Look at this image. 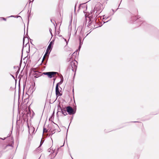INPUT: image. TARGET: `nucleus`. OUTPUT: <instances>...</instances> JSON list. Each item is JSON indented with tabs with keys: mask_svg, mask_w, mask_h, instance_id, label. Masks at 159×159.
<instances>
[{
	"mask_svg": "<svg viewBox=\"0 0 159 159\" xmlns=\"http://www.w3.org/2000/svg\"><path fill=\"white\" fill-rule=\"evenodd\" d=\"M77 62L75 60L71 61L70 63V66L71 67L72 70L73 71H75L77 67Z\"/></svg>",
	"mask_w": 159,
	"mask_h": 159,
	"instance_id": "obj_1",
	"label": "nucleus"
},
{
	"mask_svg": "<svg viewBox=\"0 0 159 159\" xmlns=\"http://www.w3.org/2000/svg\"><path fill=\"white\" fill-rule=\"evenodd\" d=\"M57 72H49L43 73V74L47 75L49 78H51L52 77H54V75L56 74Z\"/></svg>",
	"mask_w": 159,
	"mask_h": 159,
	"instance_id": "obj_3",
	"label": "nucleus"
},
{
	"mask_svg": "<svg viewBox=\"0 0 159 159\" xmlns=\"http://www.w3.org/2000/svg\"><path fill=\"white\" fill-rule=\"evenodd\" d=\"M71 58H70L68 59H67L68 61H71Z\"/></svg>",
	"mask_w": 159,
	"mask_h": 159,
	"instance_id": "obj_15",
	"label": "nucleus"
},
{
	"mask_svg": "<svg viewBox=\"0 0 159 159\" xmlns=\"http://www.w3.org/2000/svg\"><path fill=\"white\" fill-rule=\"evenodd\" d=\"M72 21V18L71 19L70 22V24L68 26V28L69 30H71V28H72V26H71V23Z\"/></svg>",
	"mask_w": 159,
	"mask_h": 159,
	"instance_id": "obj_10",
	"label": "nucleus"
},
{
	"mask_svg": "<svg viewBox=\"0 0 159 159\" xmlns=\"http://www.w3.org/2000/svg\"><path fill=\"white\" fill-rule=\"evenodd\" d=\"M51 43H52V42H51L50 44H49V45H48V48L46 49V52H45V53L46 54H48V51L49 50H50V49L51 48Z\"/></svg>",
	"mask_w": 159,
	"mask_h": 159,
	"instance_id": "obj_7",
	"label": "nucleus"
},
{
	"mask_svg": "<svg viewBox=\"0 0 159 159\" xmlns=\"http://www.w3.org/2000/svg\"><path fill=\"white\" fill-rule=\"evenodd\" d=\"M62 83V82H60L59 83H57L56 84V94L57 96L58 97L61 96L62 94L60 93L59 89V85L61 84Z\"/></svg>",
	"mask_w": 159,
	"mask_h": 159,
	"instance_id": "obj_2",
	"label": "nucleus"
},
{
	"mask_svg": "<svg viewBox=\"0 0 159 159\" xmlns=\"http://www.w3.org/2000/svg\"><path fill=\"white\" fill-rule=\"evenodd\" d=\"M63 80V79H62V80L61 79L60 82H62V83Z\"/></svg>",
	"mask_w": 159,
	"mask_h": 159,
	"instance_id": "obj_21",
	"label": "nucleus"
},
{
	"mask_svg": "<svg viewBox=\"0 0 159 159\" xmlns=\"http://www.w3.org/2000/svg\"><path fill=\"white\" fill-rule=\"evenodd\" d=\"M91 22H90V23H89V25H88L89 26V25H90V24H91Z\"/></svg>",
	"mask_w": 159,
	"mask_h": 159,
	"instance_id": "obj_25",
	"label": "nucleus"
},
{
	"mask_svg": "<svg viewBox=\"0 0 159 159\" xmlns=\"http://www.w3.org/2000/svg\"><path fill=\"white\" fill-rule=\"evenodd\" d=\"M58 112H61L63 114L64 116H66V115H67V113L65 108H62L60 106H59V107L58 106Z\"/></svg>",
	"mask_w": 159,
	"mask_h": 159,
	"instance_id": "obj_6",
	"label": "nucleus"
},
{
	"mask_svg": "<svg viewBox=\"0 0 159 159\" xmlns=\"http://www.w3.org/2000/svg\"><path fill=\"white\" fill-rule=\"evenodd\" d=\"M85 7H86V8H87V6L86 5H84Z\"/></svg>",
	"mask_w": 159,
	"mask_h": 159,
	"instance_id": "obj_22",
	"label": "nucleus"
},
{
	"mask_svg": "<svg viewBox=\"0 0 159 159\" xmlns=\"http://www.w3.org/2000/svg\"><path fill=\"white\" fill-rule=\"evenodd\" d=\"M80 45H81V43H80V45L79 46V49H80V48H81V46H80Z\"/></svg>",
	"mask_w": 159,
	"mask_h": 159,
	"instance_id": "obj_19",
	"label": "nucleus"
},
{
	"mask_svg": "<svg viewBox=\"0 0 159 159\" xmlns=\"http://www.w3.org/2000/svg\"><path fill=\"white\" fill-rule=\"evenodd\" d=\"M51 30H51V29H49V30H50V33H51V34H52V33H51Z\"/></svg>",
	"mask_w": 159,
	"mask_h": 159,
	"instance_id": "obj_20",
	"label": "nucleus"
},
{
	"mask_svg": "<svg viewBox=\"0 0 159 159\" xmlns=\"http://www.w3.org/2000/svg\"><path fill=\"white\" fill-rule=\"evenodd\" d=\"M35 75H34V77L35 78H38L39 76H38V75H37L36 74H35Z\"/></svg>",
	"mask_w": 159,
	"mask_h": 159,
	"instance_id": "obj_12",
	"label": "nucleus"
},
{
	"mask_svg": "<svg viewBox=\"0 0 159 159\" xmlns=\"http://www.w3.org/2000/svg\"><path fill=\"white\" fill-rule=\"evenodd\" d=\"M48 57V54H46V53H45L43 57L42 60V63H43L46 58H47Z\"/></svg>",
	"mask_w": 159,
	"mask_h": 159,
	"instance_id": "obj_9",
	"label": "nucleus"
},
{
	"mask_svg": "<svg viewBox=\"0 0 159 159\" xmlns=\"http://www.w3.org/2000/svg\"><path fill=\"white\" fill-rule=\"evenodd\" d=\"M2 18L5 20H6V19L4 18Z\"/></svg>",
	"mask_w": 159,
	"mask_h": 159,
	"instance_id": "obj_16",
	"label": "nucleus"
},
{
	"mask_svg": "<svg viewBox=\"0 0 159 159\" xmlns=\"http://www.w3.org/2000/svg\"><path fill=\"white\" fill-rule=\"evenodd\" d=\"M101 6V5L100 3H99V4H97L95 7L94 8V10H96L97 11H100V10L99 9V8H98L97 7H100Z\"/></svg>",
	"mask_w": 159,
	"mask_h": 159,
	"instance_id": "obj_8",
	"label": "nucleus"
},
{
	"mask_svg": "<svg viewBox=\"0 0 159 159\" xmlns=\"http://www.w3.org/2000/svg\"><path fill=\"white\" fill-rule=\"evenodd\" d=\"M48 57H47V58H46L45 60H44L45 61V62H46V63L47 62V61H48Z\"/></svg>",
	"mask_w": 159,
	"mask_h": 159,
	"instance_id": "obj_13",
	"label": "nucleus"
},
{
	"mask_svg": "<svg viewBox=\"0 0 159 159\" xmlns=\"http://www.w3.org/2000/svg\"><path fill=\"white\" fill-rule=\"evenodd\" d=\"M46 63H46V62H44L43 64H44V65H46Z\"/></svg>",
	"mask_w": 159,
	"mask_h": 159,
	"instance_id": "obj_17",
	"label": "nucleus"
},
{
	"mask_svg": "<svg viewBox=\"0 0 159 159\" xmlns=\"http://www.w3.org/2000/svg\"><path fill=\"white\" fill-rule=\"evenodd\" d=\"M31 128H32V129H34V127H31Z\"/></svg>",
	"mask_w": 159,
	"mask_h": 159,
	"instance_id": "obj_24",
	"label": "nucleus"
},
{
	"mask_svg": "<svg viewBox=\"0 0 159 159\" xmlns=\"http://www.w3.org/2000/svg\"><path fill=\"white\" fill-rule=\"evenodd\" d=\"M108 21H106V22H107Z\"/></svg>",
	"mask_w": 159,
	"mask_h": 159,
	"instance_id": "obj_28",
	"label": "nucleus"
},
{
	"mask_svg": "<svg viewBox=\"0 0 159 159\" xmlns=\"http://www.w3.org/2000/svg\"><path fill=\"white\" fill-rule=\"evenodd\" d=\"M47 132V130L45 128H44L43 129V132Z\"/></svg>",
	"mask_w": 159,
	"mask_h": 159,
	"instance_id": "obj_11",
	"label": "nucleus"
},
{
	"mask_svg": "<svg viewBox=\"0 0 159 159\" xmlns=\"http://www.w3.org/2000/svg\"><path fill=\"white\" fill-rule=\"evenodd\" d=\"M80 31V34L79 35V39L80 41L81 38L82 37L84 33V28H82V26H80L78 27L77 31Z\"/></svg>",
	"mask_w": 159,
	"mask_h": 159,
	"instance_id": "obj_4",
	"label": "nucleus"
},
{
	"mask_svg": "<svg viewBox=\"0 0 159 159\" xmlns=\"http://www.w3.org/2000/svg\"><path fill=\"white\" fill-rule=\"evenodd\" d=\"M66 111L69 115H72L74 114L75 112L74 111L73 109L70 106H68L66 108Z\"/></svg>",
	"mask_w": 159,
	"mask_h": 159,
	"instance_id": "obj_5",
	"label": "nucleus"
},
{
	"mask_svg": "<svg viewBox=\"0 0 159 159\" xmlns=\"http://www.w3.org/2000/svg\"><path fill=\"white\" fill-rule=\"evenodd\" d=\"M10 17H13V16H11Z\"/></svg>",
	"mask_w": 159,
	"mask_h": 159,
	"instance_id": "obj_27",
	"label": "nucleus"
},
{
	"mask_svg": "<svg viewBox=\"0 0 159 159\" xmlns=\"http://www.w3.org/2000/svg\"><path fill=\"white\" fill-rule=\"evenodd\" d=\"M64 39L65 40V41L66 42V43H67V41H66V39Z\"/></svg>",
	"mask_w": 159,
	"mask_h": 159,
	"instance_id": "obj_23",
	"label": "nucleus"
},
{
	"mask_svg": "<svg viewBox=\"0 0 159 159\" xmlns=\"http://www.w3.org/2000/svg\"><path fill=\"white\" fill-rule=\"evenodd\" d=\"M23 44H24V38L23 39Z\"/></svg>",
	"mask_w": 159,
	"mask_h": 159,
	"instance_id": "obj_18",
	"label": "nucleus"
},
{
	"mask_svg": "<svg viewBox=\"0 0 159 159\" xmlns=\"http://www.w3.org/2000/svg\"><path fill=\"white\" fill-rule=\"evenodd\" d=\"M87 34L85 36V38L88 35V34Z\"/></svg>",
	"mask_w": 159,
	"mask_h": 159,
	"instance_id": "obj_26",
	"label": "nucleus"
},
{
	"mask_svg": "<svg viewBox=\"0 0 159 159\" xmlns=\"http://www.w3.org/2000/svg\"><path fill=\"white\" fill-rule=\"evenodd\" d=\"M42 143H41H41H40V146H39V147L37 148V149H38V150H39V148L40 147V146L42 145Z\"/></svg>",
	"mask_w": 159,
	"mask_h": 159,
	"instance_id": "obj_14",
	"label": "nucleus"
}]
</instances>
